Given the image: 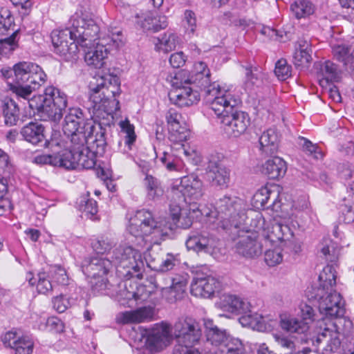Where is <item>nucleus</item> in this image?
<instances>
[{"mask_svg":"<svg viewBox=\"0 0 354 354\" xmlns=\"http://www.w3.org/2000/svg\"><path fill=\"white\" fill-rule=\"evenodd\" d=\"M90 88L91 106L88 110L91 118L97 124H93L88 120L80 108L73 107L65 116L63 131L68 138L77 133L84 134L86 146L102 156L107 146L106 129L102 124H109L113 112L118 109L119 102L115 97L120 93V79L110 74L100 76L95 84L91 82Z\"/></svg>","mask_w":354,"mask_h":354,"instance_id":"obj_1","label":"nucleus"},{"mask_svg":"<svg viewBox=\"0 0 354 354\" xmlns=\"http://www.w3.org/2000/svg\"><path fill=\"white\" fill-rule=\"evenodd\" d=\"M99 32V26L91 15L77 10L71 16L67 28L52 32L53 50L66 61L76 59L78 46L88 47Z\"/></svg>","mask_w":354,"mask_h":354,"instance_id":"obj_2","label":"nucleus"},{"mask_svg":"<svg viewBox=\"0 0 354 354\" xmlns=\"http://www.w3.org/2000/svg\"><path fill=\"white\" fill-rule=\"evenodd\" d=\"M10 90L15 94L16 100L24 104H28L32 110H37V113L44 120L58 122L63 116L67 106V96L59 89L49 86L44 90L43 95L31 97L33 91L41 85L32 84H8Z\"/></svg>","mask_w":354,"mask_h":354,"instance_id":"obj_3","label":"nucleus"},{"mask_svg":"<svg viewBox=\"0 0 354 354\" xmlns=\"http://www.w3.org/2000/svg\"><path fill=\"white\" fill-rule=\"evenodd\" d=\"M336 286V272L331 266H326L319 275V286H312L306 292L308 299L318 301L321 315L326 318H341L345 313L344 301L334 288ZM342 319H338V323Z\"/></svg>","mask_w":354,"mask_h":354,"instance_id":"obj_4","label":"nucleus"},{"mask_svg":"<svg viewBox=\"0 0 354 354\" xmlns=\"http://www.w3.org/2000/svg\"><path fill=\"white\" fill-rule=\"evenodd\" d=\"M183 76L185 77V73H178L175 79L178 80ZM184 82L194 85L196 88L203 91L206 100L210 104V109H214L218 113L224 110L222 104L227 103L233 106L236 104V101L231 95L230 91L221 88L217 82L210 83V71L207 65L203 62L194 64L191 75L184 78Z\"/></svg>","mask_w":354,"mask_h":354,"instance_id":"obj_5","label":"nucleus"},{"mask_svg":"<svg viewBox=\"0 0 354 354\" xmlns=\"http://www.w3.org/2000/svg\"><path fill=\"white\" fill-rule=\"evenodd\" d=\"M206 222L214 224L221 219L218 226L225 230L232 231L247 225L248 216L242 199L234 196L225 195L216 203V211L206 209Z\"/></svg>","mask_w":354,"mask_h":354,"instance_id":"obj_6","label":"nucleus"},{"mask_svg":"<svg viewBox=\"0 0 354 354\" xmlns=\"http://www.w3.org/2000/svg\"><path fill=\"white\" fill-rule=\"evenodd\" d=\"M171 333L176 339L173 354H200L194 347L202 337L201 326L190 317L179 318L172 328Z\"/></svg>","mask_w":354,"mask_h":354,"instance_id":"obj_7","label":"nucleus"},{"mask_svg":"<svg viewBox=\"0 0 354 354\" xmlns=\"http://www.w3.org/2000/svg\"><path fill=\"white\" fill-rule=\"evenodd\" d=\"M129 232L135 237H140L150 244H160L167 232L161 224L156 221L152 212L142 209L138 210L129 219Z\"/></svg>","mask_w":354,"mask_h":354,"instance_id":"obj_8","label":"nucleus"},{"mask_svg":"<svg viewBox=\"0 0 354 354\" xmlns=\"http://www.w3.org/2000/svg\"><path fill=\"white\" fill-rule=\"evenodd\" d=\"M109 35L103 37L96 38L88 47H83L88 50L85 51L84 60L89 66L96 68H101L105 65V60L108 54L113 50H117L124 44V37L122 31L112 29Z\"/></svg>","mask_w":354,"mask_h":354,"instance_id":"obj_9","label":"nucleus"},{"mask_svg":"<svg viewBox=\"0 0 354 354\" xmlns=\"http://www.w3.org/2000/svg\"><path fill=\"white\" fill-rule=\"evenodd\" d=\"M231 95L234 100H236V104L230 106L227 103L222 104L223 111L218 113L214 109H210L215 115L221 118V123L224 133L228 138H239L243 135L250 126V118L249 115L244 111H234V109L241 103V99L239 96L234 95L231 92Z\"/></svg>","mask_w":354,"mask_h":354,"instance_id":"obj_10","label":"nucleus"},{"mask_svg":"<svg viewBox=\"0 0 354 354\" xmlns=\"http://www.w3.org/2000/svg\"><path fill=\"white\" fill-rule=\"evenodd\" d=\"M2 76L8 84H32L43 85L46 81V75L37 64L28 62H20L12 68H3L1 70Z\"/></svg>","mask_w":354,"mask_h":354,"instance_id":"obj_11","label":"nucleus"},{"mask_svg":"<svg viewBox=\"0 0 354 354\" xmlns=\"http://www.w3.org/2000/svg\"><path fill=\"white\" fill-rule=\"evenodd\" d=\"M113 263L122 276L130 279L142 277L144 261L141 253L131 246H119L116 248L111 256Z\"/></svg>","mask_w":354,"mask_h":354,"instance_id":"obj_12","label":"nucleus"},{"mask_svg":"<svg viewBox=\"0 0 354 354\" xmlns=\"http://www.w3.org/2000/svg\"><path fill=\"white\" fill-rule=\"evenodd\" d=\"M113 266V261L102 257H94L84 261L82 271L90 278L89 283L94 292H100L107 288L109 281L106 276Z\"/></svg>","mask_w":354,"mask_h":354,"instance_id":"obj_13","label":"nucleus"},{"mask_svg":"<svg viewBox=\"0 0 354 354\" xmlns=\"http://www.w3.org/2000/svg\"><path fill=\"white\" fill-rule=\"evenodd\" d=\"M171 326L169 324L162 322L151 329L138 327L136 339L151 352L156 353L165 348L171 339Z\"/></svg>","mask_w":354,"mask_h":354,"instance_id":"obj_14","label":"nucleus"},{"mask_svg":"<svg viewBox=\"0 0 354 354\" xmlns=\"http://www.w3.org/2000/svg\"><path fill=\"white\" fill-rule=\"evenodd\" d=\"M246 225H242L241 227L230 232L231 234L238 236V241L236 243V252L243 257L254 258L261 254L262 245L258 241L257 230Z\"/></svg>","mask_w":354,"mask_h":354,"instance_id":"obj_15","label":"nucleus"},{"mask_svg":"<svg viewBox=\"0 0 354 354\" xmlns=\"http://www.w3.org/2000/svg\"><path fill=\"white\" fill-rule=\"evenodd\" d=\"M174 195L182 194L181 197L189 205H197L204 194L203 183L195 174L183 177L179 184L174 185L171 187Z\"/></svg>","mask_w":354,"mask_h":354,"instance_id":"obj_16","label":"nucleus"},{"mask_svg":"<svg viewBox=\"0 0 354 354\" xmlns=\"http://www.w3.org/2000/svg\"><path fill=\"white\" fill-rule=\"evenodd\" d=\"M173 84H176V88L169 92V97L174 104L180 107L189 106L200 100L199 91L194 88L196 86L185 84L184 78L181 79L179 85L177 82Z\"/></svg>","mask_w":354,"mask_h":354,"instance_id":"obj_17","label":"nucleus"},{"mask_svg":"<svg viewBox=\"0 0 354 354\" xmlns=\"http://www.w3.org/2000/svg\"><path fill=\"white\" fill-rule=\"evenodd\" d=\"M69 138L71 142L73 143V149L77 150V168L79 167L86 169L94 168L96 165V156L99 154L86 146L85 136L77 133Z\"/></svg>","mask_w":354,"mask_h":354,"instance_id":"obj_18","label":"nucleus"},{"mask_svg":"<svg viewBox=\"0 0 354 354\" xmlns=\"http://www.w3.org/2000/svg\"><path fill=\"white\" fill-rule=\"evenodd\" d=\"M221 289V282L212 275L198 273L191 283V293L196 297H211Z\"/></svg>","mask_w":354,"mask_h":354,"instance_id":"obj_19","label":"nucleus"},{"mask_svg":"<svg viewBox=\"0 0 354 354\" xmlns=\"http://www.w3.org/2000/svg\"><path fill=\"white\" fill-rule=\"evenodd\" d=\"M70 149L62 148L61 144L55 139L46 141L45 145L55 151L56 160L58 162L56 167H64L67 169L77 168V150L73 149V143L71 142Z\"/></svg>","mask_w":354,"mask_h":354,"instance_id":"obj_20","label":"nucleus"},{"mask_svg":"<svg viewBox=\"0 0 354 354\" xmlns=\"http://www.w3.org/2000/svg\"><path fill=\"white\" fill-rule=\"evenodd\" d=\"M6 347L15 351V354H31L34 346L32 337L21 331L10 330L2 336Z\"/></svg>","mask_w":354,"mask_h":354,"instance_id":"obj_21","label":"nucleus"},{"mask_svg":"<svg viewBox=\"0 0 354 354\" xmlns=\"http://www.w3.org/2000/svg\"><path fill=\"white\" fill-rule=\"evenodd\" d=\"M169 129V139L172 142H183L189 136V132L182 121V115L174 109H169L166 113Z\"/></svg>","mask_w":354,"mask_h":354,"instance_id":"obj_22","label":"nucleus"},{"mask_svg":"<svg viewBox=\"0 0 354 354\" xmlns=\"http://www.w3.org/2000/svg\"><path fill=\"white\" fill-rule=\"evenodd\" d=\"M185 245L189 250L196 252H210L215 247L213 237L205 232H191Z\"/></svg>","mask_w":354,"mask_h":354,"instance_id":"obj_23","label":"nucleus"},{"mask_svg":"<svg viewBox=\"0 0 354 354\" xmlns=\"http://www.w3.org/2000/svg\"><path fill=\"white\" fill-rule=\"evenodd\" d=\"M263 236L272 244H286L291 241L293 232L288 225L274 222L263 230Z\"/></svg>","mask_w":354,"mask_h":354,"instance_id":"obj_24","label":"nucleus"},{"mask_svg":"<svg viewBox=\"0 0 354 354\" xmlns=\"http://www.w3.org/2000/svg\"><path fill=\"white\" fill-rule=\"evenodd\" d=\"M153 310L151 307H142L134 310L122 312L117 316V322L122 324H138L151 320Z\"/></svg>","mask_w":354,"mask_h":354,"instance_id":"obj_25","label":"nucleus"},{"mask_svg":"<svg viewBox=\"0 0 354 354\" xmlns=\"http://www.w3.org/2000/svg\"><path fill=\"white\" fill-rule=\"evenodd\" d=\"M207 175L208 180L213 186H218L221 188H226L230 182V170L223 165L210 162L209 163Z\"/></svg>","mask_w":354,"mask_h":354,"instance_id":"obj_26","label":"nucleus"},{"mask_svg":"<svg viewBox=\"0 0 354 354\" xmlns=\"http://www.w3.org/2000/svg\"><path fill=\"white\" fill-rule=\"evenodd\" d=\"M220 305L223 311L236 315L247 313L250 308L249 302L233 295H224Z\"/></svg>","mask_w":354,"mask_h":354,"instance_id":"obj_27","label":"nucleus"},{"mask_svg":"<svg viewBox=\"0 0 354 354\" xmlns=\"http://www.w3.org/2000/svg\"><path fill=\"white\" fill-rule=\"evenodd\" d=\"M44 127L39 122H30L20 130L23 139L34 145H37L45 140Z\"/></svg>","mask_w":354,"mask_h":354,"instance_id":"obj_28","label":"nucleus"},{"mask_svg":"<svg viewBox=\"0 0 354 354\" xmlns=\"http://www.w3.org/2000/svg\"><path fill=\"white\" fill-rule=\"evenodd\" d=\"M278 197L274 192H272L267 186L262 187L254 194L252 203L257 208H270L276 210L277 205L276 201Z\"/></svg>","mask_w":354,"mask_h":354,"instance_id":"obj_29","label":"nucleus"},{"mask_svg":"<svg viewBox=\"0 0 354 354\" xmlns=\"http://www.w3.org/2000/svg\"><path fill=\"white\" fill-rule=\"evenodd\" d=\"M260 150L267 155L277 152L279 147V136L276 129L270 128L263 131L259 139Z\"/></svg>","mask_w":354,"mask_h":354,"instance_id":"obj_30","label":"nucleus"},{"mask_svg":"<svg viewBox=\"0 0 354 354\" xmlns=\"http://www.w3.org/2000/svg\"><path fill=\"white\" fill-rule=\"evenodd\" d=\"M287 167L286 162L278 156L268 159L262 165V173L270 179H277L286 174Z\"/></svg>","mask_w":354,"mask_h":354,"instance_id":"obj_31","label":"nucleus"},{"mask_svg":"<svg viewBox=\"0 0 354 354\" xmlns=\"http://www.w3.org/2000/svg\"><path fill=\"white\" fill-rule=\"evenodd\" d=\"M186 286L187 280L184 277L173 278L171 285L162 289V295L169 303H174L182 297Z\"/></svg>","mask_w":354,"mask_h":354,"instance_id":"obj_32","label":"nucleus"},{"mask_svg":"<svg viewBox=\"0 0 354 354\" xmlns=\"http://www.w3.org/2000/svg\"><path fill=\"white\" fill-rule=\"evenodd\" d=\"M26 280L30 285H36L39 293L48 295L53 291V283L47 271L41 270L37 274V278L33 276L32 272L26 274Z\"/></svg>","mask_w":354,"mask_h":354,"instance_id":"obj_33","label":"nucleus"},{"mask_svg":"<svg viewBox=\"0 0 354 354\" xmlns=\"http://www.w3.org/2000/svg\"><path fill=\"white\" fill-rule=\"evenodd\" d=\"M341 247L329 238H324L317 246L318 252L326 261L333 263L340 255Z\"/></svg>","mask_w":354,"mask_h":354,"instance_id":"obj_34","label":"nucleus"},{"mask_svg":"<svg viewBox=\"0 0 354 354\" xmlns=\"http://www.w3.org/2000/svg\"><path fill=\"white\" fill-rule=\"evenodd\" d=\"M206 209L201 210L198 205H189V208L185 209L179 217V220H176L174 223L179 227L187 229L192 225L194 219H198L201 216H205Z\"/></svg>","mask_w":354,"mask_h":354,"instance_id":"obj_35","label":"nucleus"},{"mask_svg":"<svg viewBox=\"0 0 354 354\" xmlns=\"http://www.w3.org/2000/svg\"><path fill=\"white\" fill-rule=\"evenodd\" d=\"M280 326L283 330L290 333L304 334L309 329L306 321H302L299 317L291 316L281 317Z\"/></svg>","mask_w":354,"mask_h":354,"instance_id":"obj_36","label":"nucleus"},{"mask_svg":"<svg viewBox=\"0 0 354 354\" xmlns=\"http://www.w3.org/2000/svg\"><path fill=\"white\" fill-rule=\"evenodd\" d=\"M322 79L319 80V84L327 88L328 83L337 82L340 77V72L338 67L331 61H326L320 68Z\"/></svg>","mask_w":354,"mask_h":354,"instance_id":"obj_37","label":"nucleus"},{"mask_svg":"<svg viewBox=\"0 0 354 354\" xmlns=\"http://www.w3.org/2000/svg\"><path fill=\"white\" fill-rule=\"evenodd\" d=\"M294 55V62L297 66H306L312 60V49L310 43L305 39H299L297 41Z\"/></svg>","mask_w":354,"mask_h":354,"instance_id":"obj_38","label":"nucleus"},{"mask_svg":"<svg viewBox=\"0 0 354 354\" xmlns=\"http://www.w3.org/2000/svg\"><path fill=\"white\" fill-rule=\"evenodd\" d=\"M147 196L150 200H156L162 196L164 190L160 181L151 175L147 174L143 180Z\"/></svg>","mask_w":354,"mask_h":354,"instance_id":"obj_39","label":"nucleus"},{"mask_svg":"<svg viewBox=\"0 0 354 354\" xmlns=\"http://www.w3.org/2000/svg\"><path fill=\"white\" fill-rule=\"evenodd\" d=\"M179 43L180 38L176 34L167 32L161 37L158 38L155 48L157 51L168 53L174 50Z\"/></svg>","mask_w":354,"mask_h":354,"instance_id":"obj_40","label":"nucleus"},{"mask_svg":"<svg viewBox=\"0 0 354 354\" xmlns=\"http://www.w3.org/2000/svg\"><path fill=\"white\" fill-rule=\"evenodd\" d=\"M290 9L297 19H301L313 15L315 6L309 0H296L291 4Z\"/></svg>","mask_w":354,"mask_h":354,"instance_id":"obj_41","label":"nucleus"},{"mask_svg":"<svg viewBox=\"0 0 354 354\" xmlns=\"http://www.w3.org/2000/svg\"><path fill=\"white\" fill-rule=\"evenodd\" d=\"M3 113L6 125H15L19 117V107L17 102L14 99H7L3 108Z\"/></svg>","mask_w":354,"mask_h":354,"instance_id":"obj_42","label":"nucleus"},{"mask_svg":"<svg viewBox=\"0 0 354 354\" xmlns=\"http://www.w3.org/2000/svg\"><path fill=\"white\" fill-rule=\"evenodd\" d=\"M167 25V18L165 16H153L151 14L148 15L142 24V26L144 29L153 32H158L162 29H165Z\"/></svg>","mask_w":354,"mask_h":354,"instance_id":"obj_43","label":"nucleus"},{"mask_svg":"<svg viewBox=\"0 0 354 354\" xmlns=\"http://www.w3.org/2000/svg\"><path fill=\"white\" fill-rule=\"evenodd\" d=\"M333 55L335 59L342 62L344 66L349 63H354V50L350 53V48L348 46L335 45L333 46Z\"/></svg>","mask_w":354,"mask_h":354,"instance_id":"obj_44","label":"nucleus"},{"mask_svg":"<svg viewBox=\"0 0 354 354\" xmlns=\"http://www.w3.org/2000/svg\"><path fill=\"white\" fill-rule=\"evenodd\" d=\"M177 263L176 257L172 254L168 253L165 259H162L159 263L151 261L148 263V266L155 271L164 272L172 270Z\"/></svg>","mask_w":354,"mask_h":354,"instance_id":"obj_45","label":"nucleus"},{"mask_svg":"<svg viewBox=\"0 0 354 354\" xmlns=\"http://www.w3.org/2000/svg\"><path fill=\"white\" fill-rule=\"evenodd\" d=\"M78 205L80 210L91 219H93L97 212V202L92 198H88V196H82Z\"/></svg>","mask_w":354,"mask_h":354,"instance_id":"obj_46","label":"nucleus"},{"mask_svg":"<svg viewBox=\"0 0 354 354\" xmlns=\"http://www.w3.org/2000/svg\"><path fill=\"white\" fill-rule=\"evenodd\" d=\"M176 153L164 152L160 158V161L169 171L177 170L180 167V156L178 147L176 148Z\"/></svg>","mask_w":354,"mask_h":354,"instance_id":"obj_47","label":"nucleus"},{"mask_svg":"<svg viewBox=\"0 0 354 354\" xmlns=\"http://www.w3.org/2000/svg\"><path fill=\"white\" fill-rule=\"evenodd\" d=\"M245 69V79L243 81V87L246 91H251L254 86L259 82L257 77L256 68L250 66H243Z\"/></svg>","mask_w":354,"mask_h":354,"instance_id":"obj_48","label":"nucleus"},{"mask_svg":"<svg viewBox=\"0 0 354 354\" xmlns=\"http://www.w3.org/2000/svg\"><path fill=\"white\" fill-rule=\"evenodd\" d=\"M207 342H210L211 344L214 346H223L225 345V343L228 339L232 337L227 335L225 330H222L219 328H214V330H209L206 334Z\"/></svg>","mask_w":354,"mask_h":354,"instance_id":"obj_49","label":"nucleus"},{"mask_svg":"<svg viewBox=\"0 0 354 354\" xmlns=\"http://www.w3.org/2000/svg\"><path fill=\"white\" fill-rule=\"evenodd\" d=\"M273 337L277 345L285 352L284 354H293L295 351V344L291 338L281 333L273 334Z\"/></svg>","mask_w":354,"mask_h":354,"instance_id":"obj_50","label":"nucleus"},{"mask_svg":"<svg viewBox=\"0 0 354 354\" xmlns=\"http://www.w3.org/2000/svg\"><path fill=\"white\" fill-rule=\"evenodd\" d=\"M49 274L53 283H57L61 285H66L68 282V276L66 271L64 268L60 266L55 265L51 266L47 271Z\"/></svg>","mask_w":354,"mask_h":354,"instance_id":"obj_51","label":"nucleus"},{"mask_svg":"<svg viewBox=\"0 0 354 354\" xmlns=\"http://www.w3.org/2000/svg\"><path fill=\"white\" fill-rule=\"evenodd\" d=\"M178 146L179 154H183L187 160L194 165H198L202 160L201 153L196 149L188 147L186 149L182 142H174Z\"/></svg>","mask_w":354,"mask_h":354,"instance_id":"obj_52","label":"nucleus"},{"mask_svg":"<svg viewBox=\"0 0 354 354\" xmlns=\"http://www.w3.org/2000/svg\"><path fill=\"white\" fill-rule=\"evenodd\" d=\"M225 354H245V349L242 342L238 339L232 337L226 342L225 345L222 350Z\"/></svg>","mask_w":354,"mask_h":354,"instance_id":"obj_53","label":"nucleus"},{"mask_svg":"<svg viewBox=\"0 0 354 354\" xmlns=\"http://www.w3.org/2000/svg\"><path fill=\"white\" fill-rule=\"evenodd\" d=\"M17 30L4 39H0V55H6L12 53L17 47V41L16 37Z\"/></svg>","mask_w":354,"mask_h":354,"instance_id":"obj_54","label":"nucleus"},{"mask_svg":"<svg viewBox=\"0 0 354 354\" xmlns=\"http://www.w3.org/2000/svg\"><path fill=\"white\" fill-rule=\"evenodd\" d=\"M121 132L124 134V143L131 149V146L136 141V136L134 131V127L130 124L128 120L121 121L120 123Z\"/></svg>","mask_w":354,"mask_h":354,"instance_id":"obj_55","label":"nucleus"},{"mask_svg":"<svg viewBox=\"0 0 354 354\" xmlns=\"http://www.w3.org/2000/svg\"><path fill=\"white\" fill-rule=\"evenodd\" d=\"M241 315V317L239 318V322L241 325L254 328H257L258 330H260L261 327V321L263 319L261 316L257 314L252 315L250 308L249 312Z\"/></svg>","mask_w":354,"mask_h":354,"instance_id":"obj_56","label":"nucleus"},{"mask_svg":"<svg viewBox=\"0 0 354 354\" xmlns=\"http://www.w3.org/2000/svg\"><path fill=\"white\" fill-rule=\"evenodd\" d=\"M274 73L279 80H285L291 76V66L286 59H281L275 64Z\"/></svg>","mask_w":354,"mask_h":354,"instance_id":"obj_57","label":"nucleus"},{"mask_svg":"<svg viewBox=\"0 0 354 354\" xmlns=\"http://www.w3.org/2000/svg\"><path fill=\"white\" fill-rule=\"evenodd\" d=\"M13 19L9 10L0 9V35H4L11 27Z\"/></svg>","mask_w":354,"mask_h":354,"instance_id":"obj_58","label":"nucleus"},{"mask_svg":"<svg viewBox=\"0 0 354 354\" xmlns=\"http://www.w3.org/2000/svg\"><path fill=\"white\" fill-rule=\"evenodd\" d=\"M264 260L269 266H275L282 262L283 255L279 248L268 250L264 254Z\"/></svg>","mask_w":354,"mask_h":354,"instance_id":"obj_59","label":"nucleus"},{"mask_svg":"<svg viewBox=\"0 0 354 354\" xmlns=\"http://www.w3.org/2000/svg\"><path fill=\"white\" fill-rule=\"evenodd\" d=\"M91 245L97 253L104 254L111 250L113 243L107 238L101 237L93 240Z\"/></svg>","mask_w":354,"mask_h":354,"instance_id":"obj_60","label":"nucleus"},{"mask_svg":"<svg viewBox=\"0 0 354 354\" xmlns=\"http://www.w3.org/2000/svg\"><path fill=\"white\" fill-rule=\"evenodd\" d=\"M184 21L187 32L194 34L197 26L196 14L192 10H186L184 12Z\"/></svg>","mask_w":354,"mask_h":354,"instance_id":"obj_61","label":"nucleus"},{"mask_svg":"<svg viewBox=\"0 0 354 354\" xmlns=\"http://www.w3.org/2000/svg\"><path fill=\"white\" fill-rule=\"evenodd\" d=\"M133 286L136 302H142L148 299L151 295V291L147 289L146 286L135 283Z\"/></svg>","mask_w":354,"mask_h":354,"instance_id":"obj_62","label":"nucleus"},{"mask_svg":"<svg viewBox=\"0 0 354 354\" xmlns=\"http://www.w3.org/2000/svg\"><path fill=\"white\" fill-rule=\"evenodd\" d=\"M52 152V154H41L35 156L33 162L37 165L57 166L58 162L56 160L55 151Z\"/></svg>","mask_w":354,"mask_h":354,"instance_id":"obj_63","label":"nucleus"},{"mask_svg":"<svg viewBox=\"0 0 354 354\" xmlns=\"http://www.w3.org/2000/svg\"><path fill=\"white\" fill-rule=\"evenodd\" d=\"M69 305L68 299L63 295L57 296L53 299V308L59 313L66 311Z\"/></svg>","mask_w":354,"mask_h":354,"instance_id":"obj_64","label":"nucleus"}]
</instances>
